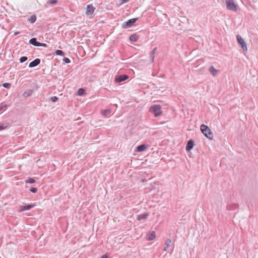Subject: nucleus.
I'll return each instance as SVG.
<instances>
[{"label": "nucleus", "mask_w": 258, "mask_h": 258, "mask_svg": "<svg viewBox=\"0 0 258 258\" xmlns=\"http://www.w3.org/2000/svg\"><path fill=\"white\" fill-rule=\"evenodd\" d=\"M236 38L238 43L241 45L243 50L246 51L247 50L246 43L244 39L239 35L236 36Z\"/></svg>", "instance_id": "nucleus-5"}, {"label": "nucleus", "mask_w": 258, "mask_h": 258, "mask_svg": "<svg viewBox=\"0 0 258 258\" xmlns=\"http://www.w3.org/2000/svg\"><path fill=\"white\" fill-rule=\"evenodd\" d=\"M156 237V234L155 232H152L148 235V239L149 240H152Z\"/></svg>", "instance_id": "nucleus-19"}, {"label": "nucleus", "mask_w": 258, "mask_h": 258, "mask_svg": "<svg viewBox=\"0 0 258 258\" xmlns=\"http://www.w3.org/2000/svg\"><path fill=\"white\" fill-rule=\"evenodd\" d=\"M149 214L148 213H145L143 214L138 215L137 219L139 221H141L143 219H146L147 218Z\"/></svg>", "instance_id": "nucleus-14"}, {"label": "nucleus", "mask_w": 258, "mask_h": 258, "mask_svg": "<svg viewBox=\"0 0 258 258\" xmlns=\"http://www.w3.org/2000/svg\"><path fill=\"white\" fill-rule=\"evenodd\" d=\"M40 63V59L39 58H36L32 62H31L29 64V68H33L37 65H38Z\"/></svg>", "instance_id": "nucleus-10"}, {"label": "nucleus", "mask_w": 258, "mask_h": 258, "mask_svg": "<svg viewBox=\"0 0 258 258\" xmlns=\"http://www.w3.org/2000/svg\"><path fill=\"white\" fill-rule=\"evenodd\" d=\"M3 86L6 88H10L11 86V84L9 83H5L3 84Z\"/></svg>", "instance_id": "nucleus-26"}, {"label": "nucleus", "mask_w": 258, "mask_h": 258, "mask_svg": "<svg viewBox=\"0 0 258 258\" xmlns=\"http://www.w3.org/2000/svg\"><path fill=\"white\" fill-rule=\"evenodd\" d=\"M20 34V32H18H18H15L14 35H15V36H16V35H18V34Z\"/></svg>", "instance_id": "nucleus-37"}, {"label": "nucleus", "mask_w": 258, "mask_h": 258, "mask_svg": "<svg viewBox=\"0 0 258 258\" xmlns=\"http://www.w3.org/2000/svg\"><path fill=\"white\" fill-rule=\"evenodd\" d=\"M28 58L27 56H22L20 58V61L22 63V62H25V61H26L27 60Z\"/></svg>", "instance_id": "nucleus-27"}, {"label": "nucleus", "mask_w": 258, "mask_h": 258, "mask_svg": "<svg viewBox=\"0 0 258 258\" xmlns=\"http://www.w3.org/2000/svg\"><path fill=\"white\" fill-rule=\"evenodd\" d=\"M161 106L160 105H154L150 109V111L154 114L156 117L159 116L162 114Z\"/></svg>", "instance_id": "nucleus-2"}, {"label": "nucleus", "mask_w": 258, "mask_h": 258, "mask_svg": "<svg viewBox=\"0 0 258 258\" xmlns=\"http://www.w3.org/2000/svg\"><path fill=\"white\" fill-rule=\"evenodd\" d=\"M171 243V240L170 239H167L165 242V246L164 248V251H167L169 247L170 246Z\"/></svg>", "instance_id": "nucleus-15"}, {"label": "nucleus", "mask_w": 258, "mask_h": 258, "mask_svg": "<svg viewBox=\"0 0 258 258\" xmlns=\"http://www.w3.org/2000/svg\"><path fill=\"white\" fill-rule=\"evenodd\" d=\"M209 71L214 77L216 76L220 72L219 70L216 69L213 66H211L209 68Z\"/></svg>", "instance_id": "nucleus-7"}, {"label": "nucleus", "mask_w": 258, "mask_h": 258, "mask_svg": "<svg viewBox=\"0 0 258 258\" xmlns=\"http://www.w3.org/2000/svg\"><path fill=\"white\" fill-rule=\"evenodd\" d=\"M128 76L126 75H122L120 76H118L116 77L115 78V82L118 83H120L121 82H123L126 80H127L128 78Z\"/></svg>", "instance_id": "nucleus-6"}, {"label": "nucleus", "mask_w": 258, "mask_h": 258, "mask_svg": "<svg viewBox=\"0 0 258 258\" xmlns=\"http://www.w3.org/2000/svg\"><path fill=\"white\" fill-rule=\"evenodd\" d=\"M101 114L105 117H107L108 116H109L111 114V110L110 109H106L101 110Z\"/></svg>", "instance_id": "nucleus-16"}, {"label": "nucleus", "mask_w": 258, "mask_h": 258, "mask_svg": "<svg viewBox=\"0 0 258 258\" xmlns=\"http://www.w3.org/2000/svg\"><path fill=\"white\" fill-rule=\"evenodd\" d=\"M138 18H134L128 20L127 21L122 24V27L124 29L132 27L137 21Z\"/></svg>", "instance_id": "nucleus-4"}, {"label": "nucleus", "mask_w": 258, "mask_h": 258, "mask_svg": "<svg viewBox=\"0 0 258 258\" xmlns=\"http://www.w3.org/2000/svg\"><path fill=\"white\" fill-rule=\"evenodd\" d=\"M55 54L56 55H61V56L64 55V52L62 50H57L55 51Z\"/></svg>", "instance_id": "nucleus-25"}, {"label": "nucleus", "mask_w": 258, "mask_h": 258, "mask_svg": "<svg viewBox=\"0 0 258 258\" xmlns=\"http://www.w3.org/2000/svg\"><path fill=\"white\" fill-rule=\"evenodd\" d=\"M95 10V8L92 5H88L87 7L86 14L87 15H92Z\"/></svg>", "instance_id": "nucleus-9"}, {"label": "nucleus", "mask_w": 258, "mask_h": 258, "mask_svg": "<svg viewBox=\"0 0 258 258\" xmlns=\"http://www.w3.org/2000/svg\"><path fill=\"white\" fill-rule=\"evenodd\" d=\"M29 43L34 46H38L39 42L37 41L36 38H33L29 40Z\"/></svg>", "instance_id": "nucleus-17"}, {"label": "nucleus", "mask_w": 258, "mask_h": 258, "mask_svg": "<svg viewBox=\"0 0 258 258\" xmlns=\"http://www.w3.org/2000/svg\"><path fill=\"white\" fill-rule=\"evenodd\" d=\"M63 61L67 63H70V60L69 58H67V57H65L64 59H63Z\"/></svg>", "instance_id": "nucleus-30"}, {"label": "nucleus", "mask_w": 258, "mask_h": 258, "mask_svg": "<svg viewBox=\"0 0 258 258\" xmlns=\"http://www.w3.org/2000/svg\"><path fill=\"white\" fill-rule=\"evenodd\" d=\"M156 50H157V47H155L151 52L155 54V53L156 52Z\"/></svg>", "instance_id": "nucleus-34"}, {"label": "nucleus", "mask_w": 258, "mask_h": 258, "mask_svg": "<svg viewBox=\"0 0 258 258\" xmlns=\"http://www.w3.org/2000/svg\"><path fill=\"white\" fill-rule=\"evenodd\" d=\"M32 93H33V91L31 90H27L26 91H25L24 93L23 96L24 97H28L29 96H31V95L32 94Z\"/></svg>", "instance_id": "nucleus-20"}, {"label": "nucleus", "mask_w": 258, "mask_h": 258, "mask_svg": "<svg viewBox=\"0 0 258 258\" xmlns=\"http://www.w3.org/2000/svg\"><path fill=\"white\" fill-rule=\"evenodd\" d=\"M7 127V125L4 124L0 125V131L3 130Z\"/></svg>", "instance_id": "nucleus-31"}, {"label": "nucleus", "mask_w": 258, "mask_h": 258, "mask_svg": "<svg viewBox=\"0 0 258 258\" xmlns=\"http://www.w3.org/2000/svg\"><path fill=\"white\" fill-rule=\"evenodd\" d=\"M101 258H108V256L105 254L101 256Z\"/></svg>", "instance_id": "nucleus-33"}, {"label": "nucleus", "mask_w": 258, "mask_h": 258, "mask_svg": "<svg viewBox=\"0 0 258 258\" xmlns=\"http://www.w3.org/2000/svg\"><path fill=\"white\" fill-rule=\"evenodd\" d=\"M58 3V1L57 0H49L47 2L45 7L47 8L50 6H53L55 5H56Z\"/></svg>", "instance_id": "nucleus-13"}, {"label": "nucleus", "mask_w": 258, "mask_h": 258, "mask_svg": "<svg viewBox=\"0 0 258 258\" xmlns=\"http://www.w3.org/2000/svg\"><path fill=\"white\" fill-rule=\"evenodd\" d=\"M34 207L33 205H27L25 206H22L20 207L19 212H22L26 210H29Z\"/></svg>", "instance_id": "nucleus-11"}, {"label": "nucleus", "mask_w": 258, "mask_h": 258, "mask_svg": "<svg viewBox=\"0 0 258 258\" xmlns=\"http://www.w3.org/2000/svg\"><path fill=\"white\" fill-rule=\"evenodd\" d=\"M30 190L33 193H36L37 191V188L36 187H31Z\"/></svg>", "instance_id": "nucleus-29"}, {"label": "nucleus", "mask_w": 258, "mask_h": 258, "mask_svg": "<svg viewBox=\"0 0 258 258\" xmlns=\"http://www.w3.org/2000/svg\"><path fill=\"white\" fill-rule=\"evenodd\" d=\"M36 20V17L35 15H32L29 19V21L31 23H34Z\"/></svg>", "instance_id": "nucleus-21"}, {"label": "nucleus", "mask_w": 258, "mask_h": 258, "mask_svg": "<svg viewBox=\"0 0 258 258\" xmlns=\"http://www.w3.org/2000/svg\"><path fill=\"white\" fill-rule=\"evenodd\" d=\"M39 45H38V46H43V47H46L47 45L45 43H42L39 42Z\"/></svg>", "instance_id": "nucleus-32"}, {"label": "nucleus", "mask_w": 258, "mask_h": 258, "mask_svg": "<svg viewBox=\"0 0 258 258\" xmlns=\"http://www.w3.org/2000/svg\"><path fill=\"white\" fill-rule=\"evenodd\" d=\"M200 129L202 133L209 140L213 139V134L209 127L204 124L200 126Z\"/></svg>", "instance_id": "nucleus-1"}, {"label": "nucleus", "mask_w": 258, "mask_h": 258, "mask_svg": "<svg viewBox=\"0 0 258 258\" xmlns=\"http://www.w3.org/2000/svg\"><path fill=\"white\" fill-rule=\"evenodd\" d=\"M155 54V53L152 52L151 51L150 53V58L152 63H153L154 61Z\"/></svg>", "instance_id": "nucleus-22"}, {"label": "nucleus", "mask_w": 258, "mask_h": 258, "mask_svg": "<svg viewBox=\"0 0 258 258\" xmlns=\"http://www.w3.org/2000/svg\"><path fill=\"white\" fill-rule=\"evenodd\" d=\"M225 3L226 8L230 11L236 12L238 9L237 5L235 3L234 0H226Z\"/></svg>", "instance_id": "nucleus-3"}, {"label": "nucleus", "mask_w": 258, "mask_h": 258, "mask_svg": "<svg viewBox=\"0 0 258 258\" xmlns=\"http://www.w3.org/2000/svg\"><path fill=\"white\" fill-rule=\"evenodd\" d=\"M130 0H122V2H121V4H124V3H127Z\"/></svg>", "instance_id": "nucleus-35"}, {"label": "nucleus", "mask_w": 258, "mask_h": 258, "mask_svg": "<svg viewBox=\"0 0 258 258\" xmlns=\"http://www.w3.org/2000/svg\"><path fill=\"white\" fill-rule=\"evenodd\" d=\"M139 38V37L136 34H133L130 36V40L132 41L136 42L137 41L138 39Z\"/></svg>", "instance_id": "nucleus-18"}, {"label": "nucleus", "mask_w": 258, "mask_h": 258, "mask_svg": "<svg viewBox=\"0 0 258 258\" xmlns=\"http://www.w3.org/2000/svg\"><path fill=\"white\" fill-rule=\"evenodd\" d=\"M194 141L192 140H189L186 146V150L187 151H190L194 148Z\"/></svg>", "instance_id": "nucleus-8"}, {"label": "nucleus", "mask_w": 258, "mask_h": 258, "mask_svg": "<svg viewBox=\"0 0 258 258\" xmlns=\"http://www.w3.org/2000/svg\"><path fill=\"white\" fill-rule=\"evenodd\" d=\"M148 147H149V146H147L145 144H142L141 145L137 146L136 150L138 152H143V151H145Z\"/></svg>", "instance_id": "nucleus-12"}, {"label": "nucleus", "mask_w": 258, "mask_h": 258, "mask_svg": "<svg viewBox=\"0 0 258 258\" xmlns=\"http://www.w3.org/2000/svg\"><path fill=\"white\" fill-rule=\"evenodd\" d=\"M26 183H34L35 182V179H34L33 178H28L26 180Z\"/></svg>", "instance_id": "nucleus-23"}, {"label": "nucleus", "mask_w": 258, "mask_h": 258, "mask_svg": "<svg viewBox=\"0 0 258 258\" xmlns=\"http://www.w3.org/2000/svg\"><path fill=\"white\" fill-rule=\"evenodd\" d=\"M50 100L52 102H55L58 100V98L56 96H53L50 98Z\"/></svg>", "instance_id": "nucleus-28"}, {"label": "nucleus", "mask_w": 258, "mask_h": 258, "mask_svg": "<svg viewBox=\"0 0 258 258\" xmlns=\"http://www.w3.org/2000/svg\"><path fill=\"white\" fill-rule=\"evenodd\" d=\"M78 94L79 95H83L85 94V90L82 88H80L78 91Z\"/></svg>", "instance_id": "nucleus-24"}, {"label": "nucleus", "mask_w": 258, "mask_h": 258, "mask_svg": "<svg viewBox=\"0 0 258 258\" xmlns=\"http://www.w3.org/2000/svg\"><path fill=\"white\" fill-rule=\"evenodd\" d=\"M6 106H0V111H2V110H3V109H4V108H6Z\"/></svg>", "instance_id": "nucleus-36"}]
</instances>
